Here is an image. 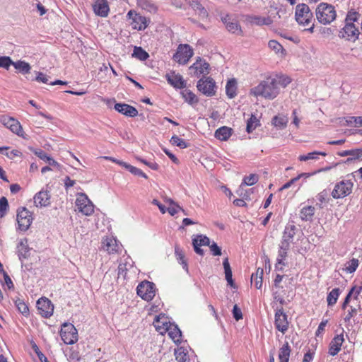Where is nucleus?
<instances>
[{"instance_id":"1","label":"nucleus","mask_w":362,"mask_h":362,"mask_svg":"<svg viewBox=\"0 0 362 362\" xmlns=\"http://www.w3.org/2000/svg\"><path fill=\"white\" fill-rule=\"evenodd\" d=\"M279 93V87H277L272 77L261 81L257 86L250 90V94L254 96H261L269 100L275 98Z\"/></svg>"},{"instance_id":"2","label":"nucleus","mask_w":362,"mask_h":362,"mask_svg":"<svg viewBox=\"0 0 362 362\" xmlns=\"http://www.w3.org/2000/svg\"><path fill=\"white\" fill-rule=\"evenodd\" d=\"M358 16L356 12H349L345 19V25L339 31V36L340 37L352 42H355L358 39L360 32L354 23L358 20Z\"/></svg>"},{"instance_id":"3","label":"nucleus","mask_w":362,"mask_h":362,"mask_svg":"<svg viewBox=\"0 0 362 362\" xmlns=\"http://www.w3.org/2000/svg\"><path fill=\"white\" fill-rule=\"evenodd\" d=\"M316 18L317 21L323 24H330L337 16L334 7L327 3H320L316 8Z\"/></svg>"},{"instance_id":"4","label":"nucleus","mask_w":362,"mask_h":362,"mask_svg":"<svg viewBox=\"0 0 362 362\" xmlns=\"http://www.w3.org/2000/svg\"><path fill=\"white\" fill-rule=\"evenodd\" d=\"M354 187V183L351 180H344L337 182L332 192V196L334 199H341L349 195Z\"/></svg>"},{"instance_id":"5","label":"nucleus","mask_w":362,"mask_h":362,"mask_svg":"<svg viewBox=\"0 0 362 362\" xmlns=\"http://www.w3.org/2000/svg\"><path fill=\"white\" fill-rule=\"evenodd\" d=\"M295 17L300 25H307L313 19V13L307 4H299L296 7Z\"/></svg>"},{"instance_id":"6","label":"nucleus","mask_w":362,"mask_h":362,"mask_svg":"<svg viewBox=\"0 0 362 362\" xmlns=\"http://www.w3.org/2000/svg\"><path fill=\"white\" fill-rule=\"evenodd\" d=\"M193 49L189 45L181 44L177 47L173 58L180 64H186L193 56Z\"/></svg>"},{"instance_id":"7","label":"nucleus","mask_w":362,"mask_h":362,"mask_svg":"<svg viewBox=\"0 0 362 362\" xmlns=\"http://www.w3.org/2000/svg\"><path fill=\"white\" fill-rule=\"evenodd\" d=\"M76 206L78 211L86 216H90L94 211V205L83 193H78L76 199Z\"/></svg>"},{"instance_id":"8","label":"nucleus","mask_w":362,"mask_h":362,"mask_svg":"<svg viewBox=\"0 0 362 362\" xmlns=\"http://www.w3.org/2000/svg\"><path fill=\"white\" fill-rule=\"evenodd\" d=\"M136 291L137 294L146 301L151 300L156 295L155 284L148 281L140 283Z\"/></svg>"},{"instance_id":"9","label":"nucleus","mask_w":362,"mask_h":362,"mask_svg":"<svg viewBox=\"0 0 362 362\" xmlns=\"http://www.w3.org/2000/svg\"><path fill=\"white\" fill-rule=\"evenodd\" d=\"M197 87L199 91L206 96H213L216 93V83L211 77H204L199 79Z\"/></svg>"},{"instance_id":"10","label":"nucleus","mask_w":362,"mask_h":362,"mask_svg":"<svg viewBox=\"0 0 362 362\" xmlns=\"http://www.w3.org/2000/svg\"><path fill=\"white\" fill-rule=\"evenodd\" d=\"M16 220L18 228L22 231H26L30 228L33 221L32 214L25 207L19 209L17 211Z\"/></svg>"},{"instance_id":"11","label":"nucleus","mask_w":362,"mask_h":362,"mask_svg":"<svg viewBox=\"0 0 362 362\" xmlns=\"http://www.w3.org/2000/svg\"><path fill=\"white\" fill-rule=\"evenodd\" d=\"M127 16L129 19H132V28L137 30H145L150 23L149 19L132 10H130Z\"/></svg>"},{"instance_id":"12","label":"nucleus","mask_w":362,"mask_h":362,"mask_svg":"<svg viewBox=\"0 0 362 362\" xmlns=\"http://www.w3.org/2000/svg\"><path fill=\"white\" fill-rule=\"evenodd\" d=\"M60 334L62 339L66 344H74L78 341L77 329L71 324H64Z\"/></svg>"},{"instance_id":"13","label":"nucleus","mask_w":362,"mask_h":362,"mask_svg":"<svg viewBox=\"0 0 362 362\" xmlns=\"http://www.w3.org/2000/svg\"><path fill=\"white\" fill-rule=\"evenodd\" d=\"M210 65L204 59L198 57L196 62L189 66V74L192 76L199 77L201 75L209 73Z\"/></svg>"},{"instance_id":"14","label":"nucleus","mask_w":362,"mask_h":362,"mask_svg":"<svg viewBox=\"0 0 362 362\" xmlns=\"http://www.w3.org/2000/svg\"><path fill=\"white\" fill-rule=\"evenodd\" d=\"M274 325L276 328L281 333L285 334L288 329V316L284 313L282 307L275 309Z\"/></svg>"},{"instance_id":"15","label":"nucleus","mask_w":362,"mask_h":362,"mask_svg":"<svg viewBox=\"0 0 362 362\" xmlns=\"http://www.w3.org/2000/svg\"><path fill=\"white\" fill-rule=\"evenodd\" d=\"M37 308L42 317H49L53 313L54 306L47 298H40L37 301Z\"/></svg>"},{"instance_id":"16","label":"nucleus","mask_w":362,"mask_h":362,"mask_svg":"<svg viewBox=\"0 0 362 362\" xmlns=\"http://www.w3.org/2000/svg\"><path fill=\"white\" fill-rule=\"evenodd\" d=\"M37 207H45L50 204V194L48 191L42 189L33 197Z\"/></svg>"},{"instance_id":"17","label":"nucleus","mask_w":362,"mask_h":362,"mask_svg":"<svg viewBox=\"0 0 362 362\" xmlns=\"http://www.w3.org/2000/svg\"><path fill=\"white\" fill-rule=\"evenodd\" d=\"M93 9L95 14L100 17H107L110 11L107 0H95Z\"/></svg>"},{"instance_id":"18","label":"nucleus","mask_w":362,"mask_h":362,"mask_svg":"<svg viewBox=\"0 0 362 362\" xmlns=\"http://www.w3.org/2000/svg\"><path fill=\"white\" fill-rule=\"evenodd\" d=\"M153 325L158 332L163 334L167 332L168 329H169L172 324L168 321V318L165 315H160L156 317Z\"/></svg>"},{"instance_id":"19","label":"nucleus","mask_w":362,"mask_h":362,"mask_svg":"<svg viewBox=\"0 0 362 362\" xmlns=\"http://www.w3.org/2000/svg\"><path fill=\"white\" fill-rule=\"evenodd\" d=\"M115 109L119 113L131 117L138 115V110L134 107L125 103H116Z\"/></svg>"},{"instance_id":"20","label":"nucleus","mask_w":362,"mask_h":362,"mask_svg":"<svg viewBox=\"0 0 362 362\" xmlns=\"http://www.w3.org/2000/svg\"><path fill=\"white\" fill-rule=\"evenodd\" d=\"M30 248L28 246L27 238L21 239L17 245V254L21 262L28 258L30 256Z\"/></svg>"},{"instance_id":"21","label":"nucleus","mask_w":362,"mask_h":362,"mask_svg":"<svg viewBox=\"0 0 362 362\" xmlns=\"http://www.w3.org/2000/svg\"><path fill=\"white\" fill-rule=\"evenodd\" d=\"M166 79L172 86L175 88L182 89L185 88L186 82L182 76L180 74L172 73L171 74L166 75Z\"/></svg>"},{"instance_id":"22","label":"nucleus","mask_w":362,"mask_h":362,"mask_svg":"<svg viewBox=\"0 0 362 362\" xmlns=\"http://www.w3.org/2000/svg\"><path fill=\"white\" fill-rule=\"evenodd\" d=\"M344 341L343 334H340L334 337L329 344V354L331 356L337 355L341 350V346Z\"/></svg>"},{"instance_id":"23","label":"nucleus","mask_w":362,"mask_h":362,"mask_svg":"<svg viewBox=\"0 0 362 362\" xmlns=\"http://www.w3.org/2000/svg\"><path fill=\"white\" fill-rule=\"evenodd\" d=\"M35 155L41 160L47 163L49 165L53 167L54 169L58 170L59 171L62 170V165L57 163L52 157L49 156L44 151L38 150L35 151Z\"/></svg>"},{"instance_id":"24","label":"nucleus","mask_w":362,"mask_h":362,"mask_svg":"<svg viewBox=\"0 0 362 362\" xmlns=\"http://www.w3.org/2000/svg\"><path fill=\"white\" fill-rule=\"evenodd\" d=\"M187 4L194 9L201 19L206 18L208 12L198 0H186Z\"/></svg>"},{"instance_id":"25","label":"nucleus","mask_w":362,"mask_h":362,"mask_svg":"<svg viewBox=\"0 0 362 362\" xmlns=\"http://www.w3.org/2000/svg\"><path fill=\"white\" fill-rule=\"evenodd\" d=\"M137 6L147 12L155 13L158 11V7L153 0H136Z\"/></svg>"},{"instance_id":"26","label":"nucleus","mask_w":362,"mask_h":362,"mask_svg":"<svg viewBox=\"0 0 362 362\" xmlns=\"http://www.w3.org/2000/svg\"><path fill=\"white\" fill-rule=\"evenodd\" d=\"M337 154L341 157H344L347 156H351V158H347L346 162H349L353 159L362 160V148L342 151L338 152Z\"/></svg>"},{"instance_id":"27","label":"nucleus","mask_w":362,"mask_h":362,"mask_svg":"<svg viewBox=\"0 0 362 362\" xmlns=\"http://www.w3.org/2000/svg\"><path fill=\"white\" fill-rule=\"evenodd\" d=\"M103 249L109 253L117 252L119 246L117 243V240L112 237L107 238L103 242Z\"/></svg>"},{"instance_id":"28","label":"nucleus","mask_w":362,"mask_h":362,"mask_svg":"<svg viewBox=\"0 0 362 362\" xmlns=\"http://www.w3.org/2000/svg\"><path fill=\"white\" fill-rule=\"evenodd\" d=\"M167 332L169 337L175 343H180L182 340V332L177 325L172 324Z\"/></svg>"},{"instance_id":"29","label":"nucleus","mask_w":362,"mask_h":362,"mask_svg":"<svg viewBox=\"0 0 362 362\" xmlns=\"http://www.w3.org/2000/svg\"><path fill=\"white\" fill-rule=\"evenodd\" d=\"M315 209L312 206H304L300 211V218L302 221H311L315 214Z\"/></svg>"},{"instance_id":"30","label":"nucleus","mask_w":362,"mask_h":362,"mask_svg":"<svg viewBox=\"0 0 362 362\" xmlns=\"http://www.w3.org/2000/svg\"><path fill=\"white\" fill-rule=\"evenodd\" d=\"M232 134V129L226 126L218 128L215 132V137L221 141L228 140Z\"/></svg>"},{"instance_id":"31","label":"nucleus","mask_w":362,"mask_h":362,"mask_svg":"<svg viewBox=\"0 0 362 362\" xmlns=\"http://www.w3.org/2000/svg\"><path fill=\"white\" fill-rule=\"evenodd\" d=\"M226 93L229 98L237 95V81L235 78L230 79L226 86Z\"/></svg>"},{"instance_id":"32","label":"nucleus","mask_w":362,"mask_h":362,"mask_svg":"<svg viewBox=\"0 0 362 362\" xmlns=\"http://www.w3.org/2000/svg\"><path fill=\"white\" fill-rule=\"evenodd\" d=\"M264 270L262 268H257L256 272L251 276V282L254 284L255 286L259 289L262 286V278Z\"/></svg>"},{"instance_id":"33","label":"nucleus","mask_w":362,"mask_h":362,"mask_svg":"<svg viewBox=\"0 0 362 362\" xmlns=\"http://www.w3.org/2000/svg\"><path fill=\"white\" fill-rule=\"evenodd\" d=\"M13 66L22 74H29L31 70V66L30 64L22 60L13 62Z\"/></svg>"},{"instance_id":"34","label":"nucleus","mask_w":362,"mask_h":362,"mask_svg":"<svg viewBox=\"0 0 362 362\" xmlns=\"http://www.w3.org/2000/svg\"><path fill=\"white\" fill-rule=\"evenodd\" d=\"M180 93L185 101L189 105H193L198 103L197 97L190 90L185 89Z\"/></svg>"},{"instance_id":"35","label":"nucleus","mask_w":362,"mask_h":362,"mask_svg":"<svg viewBox=\"0 0 362 362\" xmlns=\"http://www.w3.org/2000/svg\"><path fill=\"white\" fill-rule=\"evenodd\" d=\"M223 268H224L226 279L228 284L231 287H233L234 286V282H233V278H232V276H233L232 275V270H231V268H230V266L228 257H226V258H225L223 259Z\"/></svg>"},{"instance_id":"36","label":"nucleus","mask_w":362,"mask_h":362,"mask_svg":"<svg viewBox=\"0 0 362 362\" xmlns=\"http://www.w3.org/2000/svg\"><path fill=\"white\" fill-rule=\"evenodd\" d=\"M296 227L294 224L288 223L285 227L282 238L293 242L294 235L296 234Z\"/></svg>"},{"instance_id":"37","label":"nucleus","mask_w":362,"mask_h":362,"mask_svg":"<svg viewBox=\"0 0 362 362\" xmlns=\"http://www.w3.org/2000/svg\"><path fill=\"white\" fill-rule=\"evenodd\" d=\"M291 349L288 342H286L279 350V358L280 362H288Z\"/></svg>"},{"instance_id":"38","label":"nucleus","mask_w":362,"mask_h":362,"mask_svg":"<svg viewBox=\"0 0 362 362\" xmlns=\"http://www.w3.org/2000/svg\"><path fill=\"white\" fill-rule=\"evenodd\" d=\"M288 122V117L284 115H278L272 119V124L280 129L286 128Z\"/></svg>"},{"instance_id":"39","label":"nucleus","mask_w":362,"mask_h":362,"mask_svg":"<svg viewBox=\"0 0 362 362\" xmlns=\"http://www.w3.org/2000/svg\"><path fill=\"white\" fill-rule=\"evenodd\" d=\"M258 175L256 174H250L248 176H245L240 186L238 192L243 190V186H251L255 185L258 181Z\"/></svg>"},{"instance_id":"40","label":"nucleus","mask_w":362,"mask_h":362,"mask_svg":"<svg viewBox=\"0 0 362 362\" xmlns=\"http://www.w3.org/2000/svg\"><path fill=\"white\" fill-rule=\"evenodd\" d=\"M340 293V289L339 288H335L327 294V301L329 306H332L337 303Z\"/></svg>"},{"instance_id":"41","label":"nucleus","mask_w":362,"mask_h":362,"mask_svg":"<svg viewBox=\"0 0 362 362\" xmlns=\"http://www.w3.org/2000/svg\"><path fill=\"white\" fill-rule=\"evenodd\" d=\"M13 300L18 310L25 316L28 315L29 308L28 305L24 302V300L23 299H21L20 298H17Z\"/></svg>"},{"instance_id":"42","label":"nucleus","mask_w":362,"mask_h":362,"mask_svg":"<svg viewBox=\"0 0 362 362\" xmlns=\"http://www.w3.org/2000/svg\"><path fill=\"white\" fill-rule=\"evenodd\" d=\"M272 78L274 80L277 87H279V90H280V88L286 87L291 81L289 77L284 75H276Z\"/></svg>"},{"instance_id":"43","label":"nucleus","mask_w":362,"mask_h":362,"mask_svg":"<svg viewBox=\"0 0 362 362\" xmlns=\"http://www.w3.org/2000/svg\"><path fill=\"white\" fill-rule=\"evenodd\" d=\"M132 55L141 61H145L149 57V54L141 47H134Z\"/></svg>"},{"instance_id":"44","label":"nucleus","mask_w":362,"mask_h":362,"mask_svg":"<svg viewBox=\"0 0 362 362\" xmlns=\"http://www.w3.org/2000/svg\"><path fill=\"white\" fill-rule=\"evenodd\" d=\"M325 156L327 153L325 152L322 151H313L307 153L306 155H301L299 156L298 159L300 161H306L308 160H317L318 159V156Z\"/></svg>"},{"instance_id":"45","label":"nucleus","mask_w":362,"mask_h":362,"mask_svg":"<svg viewBox=\"0 0 362 362\" xmlns=\"http://www.w3.org/2000/svg\"><path fill=\"white\" fill-rule=\"evenodd\" d=\"M175 358L177 362H187V351L183 347H179L175 351Z\"/></svg>"},{"instance_id":"46","label":"nucleus","mask_w":362,"mask_h":362,"mask_svg":"<svg viewBox=\"0 0 362 362\" xmlns=\"http://www.w3.org/2000/svg\"><path fill=\"white\" fill-rule=\"evenodd\" d=\"M259 119L253 115H251L250 118L247 120L246 130L248 133L252 132L259 125Z\"/></svg>"},{"instance_id":"47","label":"nucleus","mask_w":362,"mask_h":362,"mask_svg":"<svg viewBox=\"0 0 362 362\" xmlns=\"http://www.w3.org/2000/svg\"><path fill=\"white\" fill-rule=\"evenodd\" d=\"M170 142L173 145L177 146L180 148H186L188 146L187 143L177 135L171 137Z\"/></svg>"},{"instance_id":"48","label":"nucleus","mask_w":362,"mask_h":362,"mask_svg":"<svg viewBox=\"0 0 362 362\" xmlns=\"http://www.w3.org/2000/svg\"><path fill=\"white\" fill-rule=\"evenodd\" d=\"M346 122L348 125L354 124L355 127H362V117H347L346 118Z\"/></svg>"},{"instance_id":"49","label":"nucleus","mask_w":362,"mask_h":362,"mask_svg":"<svg viewBox=\"0 0 362 362\" xmlns=\"http://www.w3.org/2000/svg\"><path fill=\"white\" fill-rule=\"evenodd\" d=\"M226 29L232 33H238L241 32L240 26L237 21H229L226 24Z\"/></svg>"},{"instance_id":"50","label":"nucleus","mask_w":362,"mask_h":362,"mask_svg":"<svg viewBox=\"0 0 362 362\" xmlns=\"http://www.w3.org/2000/svg\"><path fill=\"white\" fill-rule=\"evenodd\" d=\"M13 62L10 57H0V67L8 70L10 66H13Z\"/></svg>"},{"instance_id":"51","label":"nucleus","mask_w":362,"mask_h":362,"mask_svg":"<svg viewBox=\"0 0 362 362\" xmlns=\"http://www.w3.org/2000/svg\"><path fill=\"white\" fill-rule=\"evenodd\" d=\"M253 23L258 25H270L272 23V21L269 17H262V16H256L253 18Z\"/></svg>"},{"instance_id":"52","label":"nucleus","mask_w":362,"mask_h":362,"mask_svg":"<svg viewBox=\"0 0 362 362\" xmlns=\"http://www.w3.org/2000/svg\"><path fill=\"white\" fill-rule=\"evenodd\" d=\"M8 209V200L5 197H2L0 199V216H4Z\"/></svg>"},{"instance_id":"53","label":"nucleus","mask_w":362,"mask_h":362,"mask_svg":"<svg viewBox=\"0 0 362 362\" xmlns=\"http://www.w3.org/2000/svg\"><path fill=\"white\" fill-rule=\"evenodd\" d=\"M358 267V260L357 259L353 258L349 262H347L346 270L349 273L354 272L357 267Z\"/></svg>"},{"instance_id":"54","label":"nucleus","mask_w":362,"mask_h":362,"mask_svg":"<svg viewBox=\"0 0 362 362\" xmlns=\"http://www.w3.org/2000/svg\"><path fill=\"white\" fill-rule=\"evenodd\" d=\"M287 256V251L279 249L277 257V263L276 264V269L282 270V267H279L280 264H284V260Z\"/></svg>"},{"instance_id":"55","label":"nucleus","mask_w":362,"mask_h":362,"mask_svg":"<svg viewBox=\"0 0 362 362\" xmlns=\"http://www.w3.org/2000/svg\"><path fill=\"white\" fill-rule=\"evenodd\" d=\"M311 174L309 173H302L299 175L298 176L291 179L288 182L285 183L280 189V190L286 189L289 188L293 183H295L296 181H298L300 177H308Z\"/></svg>"},{"instance_id":"56","label":"nucleus","mask_w":362,"mask_h":362,"mask_svg":"<svg viewBox=\"0 0 362 362\" xmlns=\"http://www.w3.org/2000/svg\"><path fill=\"white\" fill-rule=\"evenodd\" d=\"M238 193L240 196H243V199H236L233 201V204L237 206H245L246 202L245 199H247L249 198V195L247 194V192L246 191L245 194H243V191L238 192Z\"/></svg>"},{"instance_id":"57","label":"nucleus","mask_w":362,"mask_h":362,"mask_svg":"<svg viewBox=\"0 0 362 362\" xmlns=\"http://www.w3.org/2000/svg\"><path fill=\"white\" fill-rule=\"evenodd\" d=\"M170 206L168 208V211L172 216H174L179 211H184V209L181 208L178 204H175L172 199L169 200Z\"/></svg>"},{"instance_id":"58","label":"nucleus","mask_w":362,"mask_h":362,"mask_svg":"<svg viewBox=\"0 0 362 362\" xmlns=\"http://www.w3.org/2000/svg\"><path fill=\"white\" fill-rule=\"evenodd\" d=\"M269 47L274 50L276 53L284 51L282 45L276 40H270L268 42Z\"/></svg>"},{"instance_id":"59","label":"nucleus","mask_w":362,"mask_h":362,"mask_svg":"<svg viewBox=\"0 0 362 362\" xmlns=\"http://www.w3.org/2000/svg\"><path fill=\"white\" fill-rule=\"evenodd\" d=\"M8 129L13 133H15L18 136H21L23 134L22 127L17 119L15 120V123H12V126H11Z\"/></svg>"},{"instance_id":"60","label":"nucleus","mask_w":362,"mask_h":362,"mask_svg":"<svg viewBox=\"0 0 362 362\" xmlns=\"http://www.w3.org/2000/svg\"><path fill=\"white\" fill-rule=\"evenodd\" d=\"M8 129L13 133H15L18 136H21L23 134L22 127L17 119L15 120V123H12V126H11Z\"/></svg>"},{"instance_id":"61","label":"nucleus","mask_w":362,"mask_h":362,"mask_svg":"<svg viewBox=\"0 0 362 362\" xmlns=\"http://www.w3.org/2000/svg\"><path fill=\"white\" fill-rule=\"evenodd\" d=\"M16 119L8 117L7 115H2L0 117V122L3 125L6 127L7 128H9L11 126H12V123H15Z\"/></svg>"},{"instance_id":"62","label":"nucleus","mask_w":362,"mask_h":362,"mask_svg":"<svg viewBox=\"0 0 362 362\" xmlns=\"http://www.w3.org/2000/svg\"><path fill=\"white\" fill-rule=\"evenodd\" d=\"M193 240H197L198 243V245H209L210 244V240L209 238L203 235H198L195 238H193Z\"/></svg>"},{"instance_id":"63","label":"nucleus","mask_w":362,"mask_h":362,"mask_svg":"<svg viewBox=\"0 0 362 362\" xmlns=\"http://www.w3.org/2000/svg\"><path fill=\"white\" fill-rule=\"evenodd\" d=\"M210 250L214 256H220L221 255V250L216 243H213L211 245L209 244Z\"/></svg>"},{"instance_id":"64","label":"nucleus","mask_w":362,"mask_h":362,"mask_svg":"<svg viewBox=\"0 0 362 362\" xmlns=\"http://www.w3.org/2000/svg\"><path fill=\"white\" fill-rule=\"evenodd\" d=\"M233 317L237 320H240L243 318V314L241 310L238 307L237 305H235L233 308Z\"/></svg>"}]
</instances>
